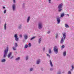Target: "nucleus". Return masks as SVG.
<instances>
[{
    "label": "nucleus",
    "instance_id": "6",
    "mask_svg": "<svg viewBox=\"0 0 74 74\" xmlns=\"http://www.w3.org/2000/svg\"><path fill=\"white\" fill-rule=\"evenodd\" d=\"M57 21L58 22V24L60 23V18H59V17L57 18Z\"/></svg>",
    "mask_w": 74,
    "mask_h": 74
},
{
    "label": "nucleus",
    "instance_id": "35",
    "mask_svg": "<svg viewBox=\"0 0 74 74\" xmlns=\"http://www.w3.org/2000/svg\"><path fill=\"white\" fill-rule=\"evenodd\" d=\"M56 38H57L58 37V34H56Z\"/></svg>",
    "mask_w": 74,
    "mask_h": 74
},
{
    "label": "nucleus",
    "instance_id": "39",
    "mask_svg": "<svg viewBox=\"0 0 74 74\" xmlns=\"http://www.w3.org/2000/svg\"><path fill=\"white\" fill-rule=\"evenodd\" d=\"M20 37H22V35H20Z\"/></svg>",
    "mask_w": 74,
    "mask_h": 74
},
{
    "label": "nucleus",
    "instance_id": "33",
    "mask_svg": "<svg viewBox=\"0 0 74 74\" xmlns=\"http://www.w3.org/2000/svg\"><path fill=\"white\" fill-rule=\"evenodd\" d=\"M68 74H71V71H69L68 72Z\"/></svg>",
    "mask_w": 74,
    "mask_h": 74
},
{
    "label": "nucleus",
    "instance_id": "18",
    "mask_svg": "<svg viewBox=\"0 0 74 74\" xmlns=\"http://www.w3.org/2000/svg\"><path fill=\"white\" fill-rule=\"evenodd\" d=\"M40 60H38L37 61V64H39L40 63Z\"/></svg>",
    "mask_w": 74,
    "mask_h": 74
},
{
    "label": "nucleus",
    "instance_id": "25",
    "mask_svg": "<svg viewBox=\"0 0 74 74\" xmlns=\"http://www.w3.org/2000/svg\"><path fill=\"white\" fill-rule=\"evenodd\" d=\"M13 49L14 51H15L16 50V48H15V47H13Z\"/></svg>",
    "mask_w": 74,
    "mask_h": 74
},
{
    "label": "nucleus",
    "instance_id": "42",
    "mask_svg": "<svg viewBox=\"0 0 74 74\" xmlns=\"http://www.w3.org/2000/svg\"><path fill=\"white\" fill-rule=\"evenodd\" d=\"M66 15H67V16H69V14H66Z\"/></svg>",
    "mask_w": 74,
    "mask_h": 74
},
{
    "label": "nucleus",
    "instance_id": "34",
    "mask_svg": "<svg viewBox=\"0 0 74 74\" xmlns=\"http://www.w3.org/2000/svg\"><path fill=\"white\" fill-rule=\"evenodd\" d=\"M51 0H49V3H51Z\"/></svg>",
    "mask_w": 74,
    "mask_h": 74
},
{
    "label": "nucleus",
    "instance_id": "10",
    "mask_svg": "<svg viewBox=\"0 0 74 74\" xmlns=\"http://www.w3.org/2000/svg\"><path fill=\"white\" fill-rule=\"evenodd\" d=\"M12 8L13 11H14L15 9V5H13L12 6Z\"/></svg>",
    "mask_w": 74,
    "mask_h": 74
},
{
    "label": "nucleus",
    "instance_id": "38",
    "mask_svg": "<svg viewBox=\"0 0 74 74\" xmlns=\"http://www.w3.org/2000/svg\"><path fill=\"white\" fill-rule=\"evenodd\" d=\"M32 70H33V69L31 68V69H30V71H32Z\"/></svg>",
    "mask_w": 74,
    "mask_h": 74
},
{
    "label": "nucleus",
    "instance_id": "19",
    "mask_svg": "<svg viewBox=\"0 0 74 74\" xmlns=\"http://www.w3.org/2000/svg\"><path fill=\"white\" fill-rule=\"evenodd\" d=\"M20 59V57H18L16 59V60H19Z\"/></svg>",
    "mask_w": 74,
    "mask_h": 74
},
{
    "label": "nucleus",
    "instance_id": "23",
    "mask_svg": "<svg viewBox=\"0 0 74 74\" xmlns=\"http://www.w3.org/2000/svg\"><path fill=\"white\" fill-rule=\"evenodd\" d=\"M27 47H28V46L27 45H25V46L24 48H27Z\"/></svg>",
    "mask_w": 74,
    "mask_h": 74
},
{
    "label": "nucleus",
    "instance_id": "3",
    "mask_svg": "<svg viewBox=\"0 0 74 74\" xmlns=\"http://www.w3.org/2000/svg\"><path fill=\"white\" fill-rule=\"evenodd\" d=\"M53 51H54L56 54L58 52V49L57 48L56 46H55L54 47Z\"/></svg>",
    "mask_w": 74,
    "mask_h": 74
},
{
    "label": "nucleus",
    "instance_id": "45",
    "mask_svg": "<svg viewBox=\"0 0 74 74\" xmlns=\"http://www.w3.org/2000/svg\"><path fill=\"white\" fill-rule=\"evenodd\" d=\"M43 50L44 51V50H45V48H44L43 49Z\"/></svg>",
    "mask_w": 74,
    "mask_h": 74
},
{
    "label": "nucleus",
    "instance_id": "36",
    "mask_svg": "<svg viewBox=\"0 0 74 74\" xmlns=\"http://www.w3.org/2000/svg\"><path fill=\"white\" fill-rule=\"evenodd\" d=\"M26 59L27 60V59H28V57L27 56L26 57Z\"/></svg>",
    "mask_w": 74,
    "mask_h": 74
},
{
    "label": "nucleus",
    "instance_id": "37",
    "mask_svg": "<svg viewBox=\"0 0 74 74\" xmlns=\"http://www.w3.org/2000/svg\"><path fill=\"white\" fill-rule=\"evenodd\" d=\"M50 33V31H49L47 32V34H49V33Z\"/></svg>",
    "mask_w": 74,
    "mask_h": 74
},
{
    "label": "nucleus",
    "instance_id": "13",
    "mask_svg": "<svg viewBox=\"0 0 74 74\" xmlns=\"http://www.w3.org/2000/svg\"><path fill=\"white\" fill-rule=\"evenodd\" d=\"M50 65H51V67H53V65L52 64V62H51V60H50Z\"/></svg>",
    "mask_w": 74,
    "mask_h": 74
},
{
    "label": "nucleus",
    "instance_id": "20",
    "mask_svg": "<svg viewBox=\"0 0 74 74\" xmlns=\"http://www.w3.org/2000/svg\"><path fill=\"white\" fill-rule=\"evenodd\" d=\"M15 47H18V44L16 43H15Z\"/></svg>",
    "mask_w": 74,
    "mask_h": 74
},
{
    "label": "nucleus",
    "instance_id": "8",
    "mask_svg": "<svg viewBox=\"0 0 74 74\" xmlns=\"http://www.w3.org/2000/svg\"><path fill=\"white\" fill-rule=\"evenodd\" d=\"M63 35V37H64V39H65L66 38V33H62Z\"/></svg>",
    "mask_w": 74,
    "mask_h": 74
},
{
    "label": "nucleus",
    "instance_id": "40",
    "mask_svg": "<svg viewBox=\"0 0 74 74\" xmlns=\"http://www.w3.org/2000/svg\"><path fill=\"white\" fill-rule=\"evenodd\" d=\"M14 56H12V57H11V58H10V59H12V58H13Z\"/></svg>",
    "mask_w": 74,
    "mask_h": 74
},
{
    "label": "nucleus",
    "instance_id": "14",
    "mask_svg": "<svg viewBox=\"0 0 74 74\" xmlns=\"http://www.w3.org/2000/svg\"><path fill=\"white\" fill-rule=\"evenodd\" d=\"M65 27H66V28H67V27H69V26L67 24H65Z\"/></svg>",
    "mask_w": 74,
    "mask_h": 74
},
{
    "label": "nucleus",
    "instance_id": "5",
    "mask_svg": "<svg viewBox=\"0 0 74 74\" xmlns=\"http://www.w3.org/2000/svg\"><path fill=\"white\" fill-rule=\"evenodd\" d=\"M42 28V24L41 23H40L38 24V28L39 29Z\"/></svg>",
    "mask_w": 74,
    "mask_h": 74
},
{
    "label": "nucleus",
    "instance_id": "30",
    "mask_svg": "<svg viewBox=\"0 0 74 74\" xmlns=\"http://www.w3.org/2000/svg\"><path fill=\"white\" fill-rule=\"evenodd\" d=\"M62 48H64V45H63L61 47Z\"/></svg>",
    "mask_w": 74,
    "mask_h": 74
},
{
    "label": "nucleus",
    "instance_id": "27",
    "mask_svg": "<svg viewBox=\"0 0 74 74\" xmlns=\"http://www.w3.org/2000/svg\"><path fill=\"white\" fill-rule=\"evenodd\" d=\"M49 53H51V49H49Z\"/></svg>",
    "mask_w": 74,
    "mask_h": 74
},
{
    "label": "nucleus",
    "instance_id": "7",
    "mask_svg": "<svg viewBox=\"0 0 74 74\" xmlns=\"http://www.w3.org/2000/svg\"><path fill=\"white\" fill-rule=\"evenodd\" d=\"M24 38L25 40H27V38H28L27 35H25L24 36Z\"/></svg>",
    "mask_w": 74,
    "mask_h": 74
},
{
    "label": "nucleus",
    "instance_id": "21",
    "mask_svg": "<svg viewBox=\"0 0 74 74\" xmlns=\"http://www.w3.org/2000/svg\"><path fill=\"white\" fill-rule=\"evenodd\" d=\"M1 62H5V60L4 59H3L1 60Z\"/></svg>",
    "mask_w": 74,
    "mask_h": 74
},
{
    "label": "nucleus",
    "instance_id": "26",
    "mask_svg": "<svg viewBox=\"0 0 74 74\" xmlns=\"http://www.w3.org/2000/svg\"><path fill=\"white\" fill-rule=\"evenodd\" d=\"M71 66L72 69H71V70H73V69H74V66L73 65H72Z\"/></svg>",
    "mask_w": 74,
    "mask_h": 74
},
{
    "label": "nucleus",
    "instance_id": "24",
    "mask_svg": "<svg viewBox=\"0 0 74 74\" xmlns=\"http://www.w3.org/2000/svg\"><path fill=\"white\" fill-rule=\"evenodd\" d=\"M57 74H61V73H60V71L59 70V71L58 72Z\"/></svg>",
    "mask_w": 74,
    "mask_h": 74
},
{
    "label": "nucleus",
    "instance_id": "1",
    "mask_svg": "<svg viewBox=\"0 0 74 74\" xmlns=\"http://www.w3.org/2000/svg\"><path fill=\"white\" fill-rule=\"evenodd\" d=\"M63 7V3H61L60 5L58 6V8H59V10H58V11L59 12H60L61 11H62V8Z\"/></svg>",
    "mask_w": 74,
    "mask_h": 74
},
{
    "label": "nucleus",
    "instance_id": "2",
    "mask_svg": "<svg viewBox=\"0 0 74 74\" xmlns=\"http://www.w3.org/2000/svg\"><path fill=\"white\" fill-rule=\"evenodd\" d=\"M7 49H6L4 51V53L3 58H5V57L7 55V52H8V47H7Z\"/></svg>",
    "mask_w": 74,
    "mask_h": 74
},
{
    "label": "nucleus",
    "instance_id": "32",
    "mask_svg": "<svg viewBox=\"0 0 74 74\" xmlns=\"http://www.w3.org/2000/svg\"><path fill=\"white\" fill-rule=\"evenodd\" d=\"M7 11V10H4V14H5V12H6Z\"/></svg>",
    "mask_w": 74,
    "mask_h": 74
},
{
    "label": "nucleus",
    "instance_id": "44",
    "mask_svg": "<svg viewBox=\"0 0 74 74\" xmlns=\"http://www.w3.org/2000/svg\"><path fill=\"white\" fill-rule=\"evenodd\" d=\"M5 7H3V9H4V8H5Z\"/></svg>",
    "mask_w": 74,
    "mask_h": 74
},
{
    "label": "nucleus",
    "instance_id": "31",
    "mask_svg": "<svg viewBox=\"0 0 74 74\" xmlns=\"http://www.w3.org/2000/svg\"><path fill=\"white\" fill-rule=\"evenodd\" d=\"M29 47H30L32 46V45H31V44L30 43H29Z\"/></svg>",
    "mask_w": 74,
    "mask_h": 74
},
{
    "label": "nucleus",
    "instance_id": "11",
    "mask_svg": "<svg viewBox=\"0 0 74 74\" xmlns=\"http://www.w3.org/2000/svg\"><path fill=\"white\" fill-rule=\"evenodd\" d=\"M11 54H12V53H10L9 54L8 56V58H10V56H11Z\"/></svg>",
    "mask_w": 74,
    "mask_h": 74
},
{
    "label": "nucleus",
    "instance_id": "9",
    "mask_svg": "<svg viewBox=\"0 0 74 74\" xmlns=\"http://www.w3.org/2000/svg\"><path fill=\"white\" fill-rule=\"evenodd\" d=\"M63 42H64V40H63V38L62 37L60 41L61 44H63Z\"/></svg>",
    "mask_w": 74,
    "mask_h": 74
},
{
    "label": "nucleus",
    "instance_id": "15",
    "mask_svg": "<svg viewBox=\"0 0 74 74\" xmlns=\"http://www.w3.org/2000/svg\"><path fill=\"white\" fill-rule=\"evenodd\" d=\"M64 15V13H62L61 15V17H63Z\"/></svg>",
    "mask_w": 74,
    "mask_h": 74
},
{
    "label": "nucleus",
    "instance_id": "12",
    "mask_svg": "<svg viewBox=\"0 0 74 74\" xmlns=\"http://www.w3.org/2000/svg\"><path fill=\"white\" fill-rule=\"evenodd\" d=\"M30 16H29L27 19V23L29 22V21H30Z\"/></svg>",
    "mask_w": 74,
    "mask_h": 74
},
{
    "label": "nucleus",
    "instance_id": "16",
    "mask_svg": "<svg viewBox=\"0 0 74 74\" xmlns=\"http://www.w3.org/2000/svg\"><path fill=\"white\" fill-rule=\"evenodd\" d=\"M66 51H64V53H63V56H66Z\"/></svg>",
    "mask_w": 74,
    "mask_h": 74
},
{
    "label": "nucleus",
    "instance_id": "22",
    "mask_svg": "<svg viewBox=\"0 0 74 74\" xmlns=\"http://www.w3.org/2000/svg\"><path fill=\"white\" fill-rule=\"evenodd\" d=\"M41 42V38H40L38 40V43L39 44H40Z\"/></svg>",
    "mask_w": 74,
    "mask_h": 74
},
{
    "label": "nucleus",
    "instance_id": "4",
    "mask_svg": "<svg viewBox=\"0 0 74 74\" xmlns=\"http://www.w3.org/2000/svg\"><path fill=\"white\" fill-rule=\"evenodd\" d=\"M14 37L15 38V39L16 41H18L19 40V38H18V36L17 35V34H16L14 35Z\"/></svg>",
    "mask_w": 74,
    "mask_h": 74
},
{
    "label": "nucleus",
    "instance_id": "29",
    "mask_svg": "<svg viewBox=\"0 0 74 74\" xmlns=\"http://www.w3.org/2000/svg\"><path fill=\"white\" fill-rule=\"evenodd\" d=\"M35 37H34L32 38H31V40H32L34 39V38H35Z\"/></svg>",
    "mask_w": 74,
    "mask_h": 74
},
{
    "label": "nucleus",
    "instance_id": "17",
    "mask_svg": "<svg viewBox=\"0 0 74 74\" xmlns=\"http://www.w3.org/2000/svg\"><path fill=\"white\" fill-rule=\"evenodd\" d=\"M5 30H6V23H5L4 26Z\"/></svg>",
    "mask_w": 74,
    "mask_h": 74
},
{
    "label": "nucleus",
    "instance_id": "41",
    "mask_svg": "<svg viewBox=\"0 0 74 74\" xmlns=\"http://www.w3.org/2000/svg\"><path fill=\"white\" fill-rule=\"evenodd\" d=\"M14 3H15V0H13Z\"/></svg>",
    "mask_w": 74,
    "mask_h": 74
},
{
    "label": "nucleus",
    "instance_id": "28",
    "mask_svg": "<svg viewBox=\"0 0 74 74\" xmlns=\"http://www.w3.org/2000/svg\"><path fill=\"white\" fill-rule=\"evenodd\" d=\"M47 56H49V58H51V57L47 53Z\"/></svg>",
    "mask_w": 74,
    "mask_h": 74
},
{
    "label": "nucleus",
    "instance_id": "43",
    "mask_svg": "<svg viewBox=\"0 0 74 74\" xmlns=\"http://www.w3.org/2000/svg\"><path fill=\"white\" fill-rule=\"evenodd\" d=\"M21 25H20V26L19 27V29H20V28H21Z\"/></svg>",
    "mask_w": 74,
    "mask_h": 74
}]
</instances>
